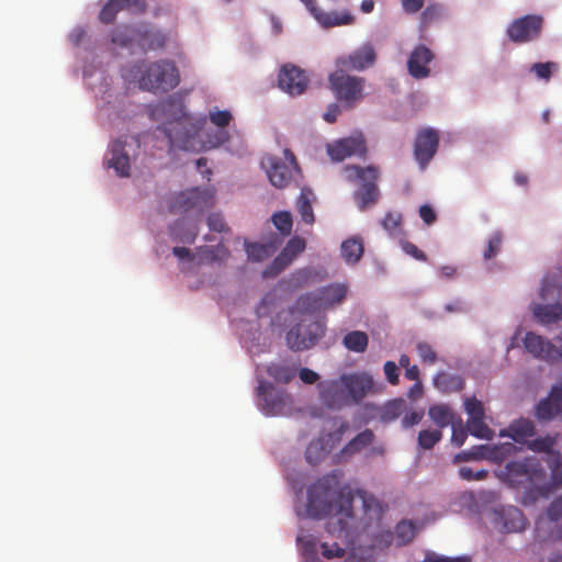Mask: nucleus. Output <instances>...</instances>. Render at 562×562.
Wrapping results in <instances>:
<instances>
[{
    "mask_svg": "<svg viewBox=\"0 0 562 562\" xmlns=\"http://www.w3.org/2000/svg\"><path fill=\"white\" fill-rule=\"evenodd\" d=\"M355 499L361 503L363 516L369 521L381 518L384 509L378 498L362 490L353 493L349 486L341 487L337 474H326L308 486L306 514L317 519L335 514L338 516L339 530L346 531L355 516Z\"/></svg>",
    "mask_w": 562,
    "mask_h": 562,
    "instance_id": "obj_1",
    "label": "nucleus"
},
{
    "mask_svg": "<svg viewBox=\"0 0 562 562\" xmlns=\"http://www.w3.org/2000/svg\"><path fill=\"white\" fill-rule=\"evenodd\" d=\"M342 172L348 182L359 186L352 196L360 211H367L379 202L381 195L378 187V180L380 178L379 167L347 165L342 168Z\"/></svg>",
    "mask_w": 562,
    "mask_h": 562,
    "instance_id": "obj_2",
    "label": "nucleus"
},
{
    "mask_svg": "<svg viewBox=\"0 0 562 562\" xmlns=\"http://www.w3.org/2000/svg\"><path fill=\"white\" fill-rule=\"evenodd\" d=\"M172 109H176L173 121L167 122L162 127H159L166 135L171 147L180 149H188L190 143V134L187 131L188 117L182 111V105L179 100L169 97L168 99L159 102L153 110V115L167 114Z\"/></svg>",
    "mask_w": 562,
    "mask_h": 562,
    "instance_id": "obj_3",
    "label": "nucleus"
},
{
    "mask_svg": "<svg viewBox=\"0 0 562 562\" xmlns=\"http://www.w3.org/2000/svg\"><path fill=\"white\" fill-rule=\"evenodd\" d=\"M348 286L342 283H331L315 292L301 295L296 301V308L302 314H312L333 308L344 302Z\"/></svg>",
    "mask_w": 562,
    "mask_h": 562,
    "instance_id": "obj_4",
    "label": "nucleus"
},
{
    "mask_svg": "<svg viewBox=\"0 0 562 562\" xmlns=\"http://www.w3.org/2000/svg\"><path fill=\"white\" fill-rule=\"evenodd\" d=\"M178 82V69L173 63L168 60L149 64L138 80L140 89L153 92H167L173 89Z\"/></svg>",
    "mask_w": 562,
    "mask_h": 562,
    "instance_id": "obj_5",
    "label": "nucleus"
},
{
    "mask_svg": "<svg viewBox=\"0 0 562 562\" xmlns=\"http://www.w3.org/2000/svg\"><path fill=\"white\" fill-rule=\"evenodd\" d=\"M339 67L329 75V88L336 99L344 103L346 108H352L363 99V89L366 80L361 77L350 76Z\"/></svg>",
    "mask_w": 562,
    "mask_h": 562,
    "instance_id": "obj_6",
    "label": "nucleus"
},
{
    "mask_svg": "<svg viewBox=\"0 0 562 562\" xmlns=\"http://www.w3.org/2000/svg\"><path fill=\"white\" fill-rule=\"evenodd\" d=\"M324 321L302 319L285 336L288 347L293 351L307 350L325 335Z\"/></svg>",
    "mask_w": 562,
    "mask_h": 562,
    "instance_id": "obj_7",
    "label": "nucleus"
},
{
    "mask_svg": "<svg viewBox=\"0 0 562 562\" xmlns=\"http://www.w3.org/2000/svg\"><path fill=\"white\" fill-rule=\"evenodd\" d=\"M258 405L267 416L284 415L291 409L292 396L270 382L260 380L257 387Z\"/></svg>",
    "mask_w": 562,
    "mask_h": 562,
    "instance_id": "obj_8",
    "label": "nucleus"
},
{
    "mask_svg": "<svg viewBox=\"0 0 562 562\" xmlns=\"http://www.w3.org/2000/svg\"><path fill=\"white\" fill-rule=\"evenodd\" d=\"M261 165L266 169L269 181L276 188H285L292 180L294 171L299 170L295 156L290 149L284 150V160L276 157H266Z\"/></svg>",
    "mask_w": 562,
    "mask_h": 562,
    "instance_id": "obj_9",
    "label": "nucleus"
},
{
    "mask_svg": "<svg viewBox=\"0 0 562 562\" xmlns=\"http://www.w3.org/2000/svg\"><path fill=\"white\" fill-rule=\"evenodd\" d=\"M544 19L539 14H527L515 19L507 27L508 38L517 44L529 43L540 37Z\"/></svg>",
    "mask_w": 562,
    "mask_h": 562,
    "instance_id": "obj_10",
    "label": "nucleus"
},
{
    "mask_svg": "<svg viewBox=\"0 0 562 562\" xmlns=\"http://www.w3.org/2000/svg\"><path fill=\"white\" fill-rule=\"evenodd\" d=\"M505 475L512 485L532 484L544 476V470L533 458L510 461L505 467Z\"/></svg>",
    "mask_w": 562,
    "mask_h": 562,
    "instance_id": "obj_11",
    "label": "nucleus"
},
{
    "mask_svg": "<svg viewBox=\"0 0 562 562\" xmlns=\"http://www.w3.org/2000/svg\"><path fill=\"white\" fill-rule=\"evenodd\" d=\"M348 429L349 424L342 422L336 431L325 434L316 440L311 441L305 450L306 461L312 465L321 463L331 449L341 440Z\"/></svg>",
    "mask_w": 562,
    "mask_h": 562,
    "instance_id": "obj_12",
    "label": "nucleus"
},
{
    "mask_svg": "<svg viewBox=\"0 0 562 562\" xmlns=\"http://www.w3.org/2000/svg\"><path fill=\"white\" fill-rule=\"evenodd\" d=\"M522 344L525 349L536 359L548 363L562 361V350L544 337L537 335L533 331H528L525 335Z\"/></svg>",
    "mask_w": 562,
    "mask_h": 562,
    "instance_id": "obj_13",
    "label": "nucleus"
},
{
    "mask_svg": "<svg viewBox=\"0 0 562 562\" xmlns=\"http://www.w3.org/2000/svg\"><path fill=\"white\" fill-rule=\"evenodd\" d=\"M439 134L435 128H420L415 137L414 157L422 169H425L437 153Z\"/></svg>",
    "mask_w": 562,
    "mask_h": 562,
    "instance_id": "obj_14",
    "label": "nucleus"
},
{
    "mask_svg": "<svg viewBox=\"0 0 562 562\" xmlns=\"http://www.w3.org/2000/svg\"><path fill=\"white\" fill-rule=\"evenodd\" d=\"M366 142L361 134L341 138L327 145V154L334 161H342L351 156H364Z\"/></svg>",
    "mask_w": 562,
    "mask_h": 562,
    "instance_id": "obj_15",
    "label": "nucleus"
},
{
    "mask_svg": "<svg viewBox=\"0 0 562 562\" xmlns=\"http://www.w3.org/2000/svg\"><path fill=\"white\" fill-rule=\"evenodd\" d=\"M308 79L305 71L301 68L285 64L280 68L278 75V85L281 90L290 95H300L307 88Z\"/></svg>",
    "mask_w": 562,
    "mask_h": 562,
    "instance_id": "obj_16",
    "label": "nucleus"
},
{
    "mask_svg": "<svg viewBox=\"0 0 562 562\" xmlns=\"http://www.w3.org/2000/svg\"><path fill=\"white\" fill-rule=\"evenodd\" d=\"M319 395L324 405L331 409L352 405L341 375L337 380L321 383Z\"/></svg>",
    "mask_w": 562,
    "mask_h": 562,
    "instance_id": "obj_17",
    "label": "nucleus"
},
{
    "mask_svg": "<svg viewBox=\"0 0 562 562\" xmlns=\"http://www.w3.org/2000/svg\"><path fill=\"white\" fill-rule=\"evenodd\" d=\"M352 405L359 404L373 389V378L368 372L341 374Z\"/></svg>",
    "mask_w": 562,
    "mask_h": 562,
    "instance_id": "obj_18",
    "label": "nucleus"
},
{
    "mask_svg": "<svg viewBox=\"0 0 562 562\" xmlns=\"http://www.w3.org/2000/svg\"><path fill=\"white\" fill-rule=\"evenodd\" d=\"M435 55L430 48L424 44L417 45L408 56L407 71L417 80L425 79L430 76V63Z\"/></svg>",
    "mask_w": 562,
    "mask_h": 562,
    "instance_id": "obj_19",
    "label": "nucleus"
},
{
    "mask_svg": "<svg viewBox=\"0 0 562 562\" xmlns=\"http://www.w3.org/2000/svg\"><path fill=\"white\" fill-rule=\"evenodd\" d=\"M562 414V383L554 385L547 398L541 400L536 407V417L549 422Z\"/></svg>",
    "mask_w": 562,
    "mask_h": 562,
    "instance_id": "obj_20",
    "label": "nucleus"
},
{
    "mask_svg": "<svg viewBox=\"0 0 562 562\" xmlns=\"http://www.w3.org/2000/svg\"><path fill=\"white\" fill-rule=\"evenodd\" d=\"M311 14L324 27H333L339 25H348L353 22V16L348 11L342 12H323L315 3V0H301Z\"/></svg>",
    "mask_w": 562,
    "mask_h": 562,
    "instance_id": "obj_21",
    "label": "nucleus"
},
{
    "mask_svg": "<svg viewBox=\"0 0 562 562\" xmlns=\"http://www.w3.org/2000/svg\"><path fill=\"white\" fill-rule=\"evenodd\" d=\"M376 54L371 44H364L348 57L337 60L338 67H347L355 70H363L375 63Z\"/></svg>",
    "mask_w": 562,
    "mask_h": 562,
    "instance_id": "obj_22",
    "label": "nucleus"
},
{
    "mask_svg": "<svg viewBox=\"0 0 562 562\" xmlns=\"http://www.w3.org/2000/svg\"><path fill=\"white\" fill-rule=\"evenodd\" d=\"M137 36L136 43L145 50H155L164 48L167 42V36L158 29L148 25H139L134 31Z\"/></svg>",
    "mask_w": 562,
    "mask_h": 562,
    "instance_id": "obj_23",
    "label": "nucleus"
},
{
    "mask_svg": "<svg viewBox=\"0 0 562 562\" xmlns=\"http://www.w3.org/2000/svg\"><path fill=\"white\" fill-rule=\"evenodd\" d=\"M305 249V240L301 237H292L283 248V250L274 258L271 269L274 271L272 274L281 272L288 267L293 259Z\"/></svg>",
    "mask_w": 562,
    "mask_h": 562,
    "instance_id": "obj_24",
    "label": "nucleus"
},
{
    "mask_svg": "<svg viewBox=\"0 0 562 562\" xmlns=\"http://www.w3.org/2000/svg\"><path fill=\"white\" fill-rule=\"evenodd\" d=\"M125 143L121 139H115L110 147L111 157L108 158L106 165L113 168L120 177H127L130 175V157L124 150Z\"/></svg>",
    "mask_w": 562,
    "mask_h": 562,
    "instance_id": "obj_25",
    "label": "nucleus"
},
{
    "mask_svg": "<svg viewBox=\"0 0 562 562\" xmlns=\"http://www.w3.org/2000/svg\"><path fill=\"white\" fill-rule=\"evenodd\" d=\"M499 518L506 532H519L527 526L524 513L515 506L503 507L499 510Z\"/></svg>",
    "mask_w": 562,
    "mask_h": 562,
    "instance_id": "obj_26",
    "label": "nucleus"
},
{
    "mask_svg": "<svg viewBox=\"0 0 562 562\" xmlns=\"http://www.w3.org/2000/svg\"><path fill=\"white\" fill-rule=\"evenodd\" d=\"M535 434V424L528 418L514 420L506 430L501 431L502 437H509L518 443L526 442L527 438L532 437Z\"/></svg>",
    "mask_w": 562,
    "mask_h": 562,
    "instance_id": "obj_27",
    "label": "nucleus"
},
{
    "mask_svg": "<svg viewBox=\"0 0 562 562\" xmlns=\"http://www.w3.org/2000/svg\"><path fill=\"white\" fill-rule=\"evenodd\" d=\"M532 313L539 323L553 324L562 321V304H535Z\"/></svg>",
    "mask_w": 562,
    "mask_h": 562,
    "instance_id": "obj_28",
    "label": "nucleus"
},
{
    "mask_svg": "<svg viewBox=\"0 0 562 562\" xmlns=\"http://www.w3.org/2000/svg\"><path fill=\"white\" fill-rule=\"evenodd\" d=\"M340 251L341 257L347 263H357L363 256L364 251L362 238L359 236H353L351 238L346 239L341 244Z\"/></svg>",
    "mask_w": 562,
    "mask_h": 562,
    "instance_id": "obj_29",
    "label": "nucleus"
},
{
    "mask_svg": "<svg viewBox=\"0 0 562 562\" xmlns=\"http://www.w3.org/2000/svg\"><path fill=\"white\" fill-rule=\"evenodd\" d=\"M374 434L371 429H364L352 438L340 451L341 456H353L364 448L369 447L374 441Z\"/></svg>",
    "mask_w": 562,
    "mask_h": 562,
    "instance_id": "obj_30",
    "label": "nucleus"
},
{
    "mask_svg": "<svg viewBox=\"0 0 562 562\" xmlns=\"http://www.w3.org/2000/svg\"><path fill=\"white\" fill-rule=\"evenodd\" d=\"M314 194L310 189H302L296 201V207L304 223L311 225L315 222L312 201Z\"/></svg>",
    "mask_w": 562,
    "mask_h": 562,
    "instance_id": "obj_31",
    "label": "nucleus"
},
{
    "mask_svg": "<svg viewBox=\"0 0 562 562\" xmlns=\"http://www.w3.org/2000/svg\"><path fill=\"white\" fill-rule=\"evenodd\" d=\"M369 344L368 335L362 330H352L342 338V345L352 352L362 353L367 350Z\"/></svg>",
    "mask_w": 562,
    "mask_h": 562,
    "instance_id": "obj_32",
    "label": "nucleus"
},
{
    "mask_svg": "<svg viewBox=\"0 0 562 562\" xmlns=\"http://www.w3.org/2000/svg\"><path fill=\"white\" fill-rule=\"evenodd\" d=\"M428 415L440 430L456 422L453 412L447 405H435L430 407Z\"/></svg>",
    "mask_w": 562,
    "mask_h": 562,
    "instance_id": "obj_33",
    "label": "nucleus"
},
{
    "mask_svg": "<svg viewBox=\"0 0 562 562\" xmlns=\"http://www.w3.org/2000/svg\"><path fill=\"white\" fill-rule=\"evenodd\" d=\"M247 256L252 261H263L269 258L276 250L271 244L245 243Z\"/></svg>",
    "mask_w": 562,
    "mask_h": 562,
    "instance_id": "obj_34",
    "label": "nucleus"
},
{
    "mask_svg": "<svg viewBox=\"0 0 562 562\" xmlns=\"http://www.w3.org/2000/svg\"><path fill=\"white\" fill-rule=\"evenodd\" d=\"M137 26L121 25L112 31L111 41L112 43L128 47L133 43H136L137 36L134 35V31Z\"/></svg>",
    "mask_w": 562,
    "mask_h": 562,
    "instance_id": "obj_35",
    "label": "nucleus"
},
{
    "mask_svg": "<svg viewBox=\"0 0 562 562\" xmlns=\"http://www.w3.org/2000/svg\"><path fill=\"white\" fill-rule=\"evenodd\" d=\"M186 225L187 222L184 220L177 221L170 228V235L177 241L193 244L198 236V227L194 225L190 229L182 233L181 231L184 228Z\"/></svg>",
    "mask_w": 562,
    "mask_h": 562,
    "instance_id": "obj_36",
    "label": "nucleus"
},
{
    "mask_svg": "<svg viewBox=\"0 0 562 562\" xmlns=\"http://www.w3.org/2000/svg\"><path fill=\"white\" fill-rule=\"evenodd\" d=\"M267 374L278 383L286 384L295 375V369L280 363H271L267 367Z\"/></svg>",
    "mask_w": 562,
    "mask_h": 562,
    "instance_id": "obj_37",
    "label": "nucleus"
},
{
    "mask_svg": "<svg viewBox=\"0 0 562 562\" xmlns=\"http://www.w3.org/2000/svg\"><path fill=\"white\" fill-rule=\"evenodd\" d=\"M467 428L472 436L479 439L491 440L494 437V431L484 422V417L469 418Z\"/></svg>",
    "mask_w": 562,
    "mask_h": 562,
    "instance_id": "obj_38",
    "label": "nucleus"
},
{
    "mask_svg": "<svg viewBox=\"0 0 562 562\" xmlns=\"http://www.w3.org/2000/svg\"><path fill=\"white\" fill-rule=\"evenodd\" d=\"M198 255L199 262L209 263L228 257V250L222 245L216 247L202 246L198 248Z\"/></svg>",
    "mask_w": 562,
    "mask_h": 562,
    "instance_id": "obj_39",
    "label": "nucleus"
},
{
    "mask_svg": "<svg viewBox=\"0 0 562 562\" xmlns=\"http://www.w3.org/2000/svg\"><path fill=\"white\" fill-rule=\"evenodd\" d=\"M402 223V214L397 212H387L381 221L382 227L392 237H398L403 234Z\"/></svg>",
    "mask_w": 562,
    "mask_h": 562,
    "instance_id": "obj_40",
    "label": "nucleus"
},
{
    "mask_svg": "<svg viewBox=\"0 0 562 562\" xmlns=\"http://www.w3.org/2000/svg\"><path fill=\"white\" fill-rule=\"evenodd\" d=\"M201 191L199 189H192L186 193H181L176 201L175 207L180 211L187 212L191 209L200 206Z\"/></svg>",
    "mask_w": 562,
    "mask_h": 562,
    "instance_id": "obj_41",
    "label": "nucleus"
},
{
    "mask_svg": "<svg viewBox=\"0 0 562 562\" xmlns=\"http://www.w3.org/2000/svg\"><path fill=\"white\" fill-rule=\"evenodd\" d=\"M416 535V529L411 521H400L395 527L394 538L398 547L409 543Z\"/></svg>",
    "mask_w": 562,
    "mask_h": 562,
    "instance_id": "obj_42",
    "label": "nucleus"
},
{
    "mask_svg": "<svg viewBox=\"0 0 562 562\" xmlns=\"http://www.w3.org/2000/svg\"><path fill=\"white\" fill-rule=\"evenodd\" d=\"M442 438V431L440 429H434V430H422L418 434V446L422 449L429 450L435 447L436 443H438Z\"/></svg>",
    "mask_w": 562,
    "mask_h": 562,
    "instance_id": "obj_43",
    "label": "nucleus"
},
{
    "mask_svg": "<svg viewBox=\"0 0 562 562\" xmlns=\"http://www.w3.org/2000/svg\"><path fill=\"white\" fill-rule=\"evenodd\" d=\"M555 442L557 438L548 435L529 441L528 448L535 452L552 453Z\"/></svg>",
    "mask_w": 562,
    "mask_h": 562,
    "instance_id": "obj_44",
    "label": "nucleus"
},
{
    "mask_svg": "<svg viewBox=\"0 0 562 562\" xmlns=\"http://www.w3.org/2000/svg\"><path fill=\"white\" fill-rule=\"evenodd\" d=\"M122 10L119 0H109L100 11L99 19L104 24L114 22L116 14Z\"/></svg>",
    "mask_w": 562,
    "mask_h": 562,
    "instance_id": "obj_45",
    "label": "nucleus"
},
{
    "mask_svg": "<svg viewBox=\"0 0 562 562\" xmlns=\"http://www.w3.org/2000/svg\"><path fill=\"white\" fill-rule=\"evenodd\" d=\"M274 226L281 232L283 236H288L292 232V215L290 212H278L272 216Z\"/></svg>",
    "mask_w": 562,
    "mask_h": 562,
    "instance_id": "obj_46",
    "label": "nucleus"
},
{
    "mask_svg": "<svg viewBox=\"0 0 562 562\" xmlns=\"http://www.w3.org/2000/svg\"><path fill=\"white\" fill-rule=\"evenodd\" d=\"M416 350L423 363L431 366L437 362V352L430 344L426 341H419L416 345Z\"/></svg>",
    "mask_w": 562,
    "mask_h": 562,
    "instance_id": "obj_47",
    "label": "nucleus"
},
{
    "mask_svg": "<svg viewBox=\"0 0 562 562\" xmlns=\"http://www.w3.org/2000/svg\"><path fill=\"white\" fill-rule=\"evenodd\" d=\"M487 449L486 446L473 447L471 450L462 451L454 456L453 463L468 462L472 460H480L484 458L483 450Z\"/></svg>",
    "mask_w": 562,
    "mask_h": 562,
    "instance_id": "obj_48",
    "label": "nucleus"
},
{
    "mask_svg": "<svg viewBox=\"0 0 562 562\" xmlns=\"http://www.w3.org/2000/svg\"><path fill=\"white\" fill-rule=\"evenodd\" d=\"M468 428L463 426L462 419L459 417L453 424H452V436H451V442L456 447H461L467 437H468Z\"/></svg>",
    "mask_w": 562,
    "mask_h": 562,
    "instance_id": "obj_49",
    "label": "nucleus"
},
{
    "mask_svg": "<svg viewBox=\"0 0 562 562\" xmlns=\"http://www.w3.org/2000/svg\"><path fill=\"white\" fill-rule=\"evenodd\" d=\"M464 409L469 415V418L485 417L482 402L476 400L474 396L465 398Z\"/></svg>",
    "mask_w": 562,
    "mask_h": 562,
    "instance_id": "obj_50",
    "label": "nucleus"
},
{
    "mask_svg": "<svg viewBox=\"0 0 562 562\" xmlns=\"http://www.w3.org/2000/svg\"><path fill=\"white\" fill-rule=\"evenodd\" d=\"M233 120V115L227 110H213L210 111V121L217 127H226Z\"/></svg>",
    "mask_w": 562,
    "mask_h": 562,
    "instance_id": "obj_51",
    "label": "nucleus"
},
{
    "mask_svg": "<svg viewBox=\"0 0 562 562\" xmlns=\"http://www.w3.org/2000/svg\"><path fill=\"white\" fill-rule=\"evenodd\" d=\"M321 547L322 554L326 559L342 558L346 553V550L341 548L337 542H334L331 544L323 542Z\"/></svg>",
    "mask_w": 562,
    "mask_h": 562,
    "instance_id": "obj_52",
    "label": "nucleus"
},
{
    "mask_svg": "<svg viewBox=\"0 0 562 562\" xmlns=\"http://www.w3.org/2000/svg\"><path fill=\"white\" fill-rule=\"evenodd\" d=\"M487 471L484 469L473 471L469 467H462L459 469V475L465 481H482L487 476Z\"/></svg>",
    "mask_w": 562,
    "mask_h": 562,
    "instance_id": "obj_53",
    "label": "nucleus"
},
{
    "mask_svg": "<svg viewBox=\"0 0 562 562\" xmlns=\"http://www.w3.org/2000/svg\"><path fill=\"white\" fill-rule=\"evenodd\" d=\"M442 14V8L438 4H429L422 13V21L424 25L438 20Z\"/></svg>",
    "mask_w": 562,
    "mask_h": 562,
    "instance_id": "obj_54",
    "label": "nucleus"
},
{
    "mask_svg": "<svg viewBox=\"0 0 562 562\" xmlns=\"http://www.w3.org/2000/svg\"><path fill=\"white\" fill-rule=\"evenodd\" d=\"M501 245H502V237L498 233L491 236L487 241V247L483 254L484 259L488 260V259L495 257L501 249Z\"/></svg>",
    "mask_w": 562,
    "mask_h": 562,
    "instance_id": "obj_55",
    "label": "nucleus"
},
{
    "mask_svg": "<svg viewBox=\"0 0 562 562\" xmlns=\"http://www.w3.org/2000/svg\"><path fill=\"white\" fill-rule=\"evenodd\" d=\"M554 67L555 64L550 61L536 63L532 65L531 70L537 75L538 78L549 80Z\"/></svg>",
    "mask_w": 562,
    "mask_h": 562,
    "instance_id": "obj_56",
    "label": "nucleus"
},
{
    "mask_svg": "<svg viewBox=\"0 0 562 562\" xmlns=\"http://www.w3.org/2000/svg\"><path fill=\"white\" fill-rule=\"evenodd\" d=\"M207 226L211 231H214L217 233H223L228 229L227 224L225 223L224 218L222 217V215H220L217 213H213V214L209 215Z\"/></svg>",
    "mask_w": 562,
    "mask_h": 562,
    "instance_id": "obj_57",
    "label": "nucleus"
},
{
    "mask_svg": "<svg viewBox=\"0 0 562 562\" xmlns=\"http://www.w3.org/2000/svg\"><path fill=\"white\" fill-rule=\"evenodd\" d=\"M401 246H402V249H403V251L405 254H407L408 256H412L416 260H419V261H426L427 260V256L425 255V252L422 251L413 243L405 240V241L401 243Z\"/></svg>",
    "mask_w": 562,
    "mask_h": 562,
    "instance_id": "obj_58",
    "label": "nucleus"
},
{
    "mask_svg": "<svg viewBox=\"0 0 562 562\" xmlns=\"http://www.w3.org/2000/svg\"><path fill=\"white\" fill-rule=\"evenodd\" d=\"M122 10L127 9L135 13H144L147 9L145 0H119Z\"/></svg>",
    "mask_w": 562,
    "mask_h": 562,
    "instance_id": "obj_59",
    "label": "nucleus"
},
{
    "mask_svg": "<svg viewBox=\"0 0 562 562\" xmlns=\"http://www.w3.org/2000/svg\"><path fill=\"white\" fill-rule=\"evenodd\" d=\"M384 374L386 376V380L392 384L396 385L398 384V368L393 361H386L383 367Z\"/></svg>",
    "mask_w": 562,
    "mask_h": 562,
    "instance_id": "obj_60",
    "label": "nucleus"
},
{
    "mask_svg": "<svg viewBox=\"0 0 562 562\" xmlns=\"http://www.w3.org/2000/svg\"><path fill=\"white\" fill-rule=\"evenodd\" d=\"M423 562H469L467 557L448 558L435 552H427Z\"/></svg>",
    "mask_w": 562,
    "mask_h": 562,
    "instance_id": "obj_61",
    "label": "nucleus"
},
{
    "mask_svg": "<svg viewBox=\"0 0 562 562\" xmlns=\"http://www.w3.org/2000/svg\"><path fill=\"white\" fill-rule=\"evenodd\" d=\"M548 517L557 521L562 518V496L553 501L547 510Z\"/></svg>",
    "mask_w": 562,
    "mask_h": 562,
    "instance_id": "obj_62",
    "label": "nucleus"
},
{
    "mask_svg": "<svg viewBox=\"0 0 562 562\" xmlns=\"http://www.w3.org/2000/svg\"><path fill=\"white\" fill-rule=\"evenodd\" d=\"M419 216L427 225L434 224L437 218L435 211L428 204H424L419 207Z\"/></svg>",
    "mask_w": 562,
    "mask_h": 562,
    "instance_id": "obj_63",
    "label": "nucleus"
},
{
    "mask_svg": "<svg viewBox=\"0 0 562 562\" xmlns=\"http://www.w3.org/2000/svg\"><path fill=\"white\" fill-rule=\"evenodd\" d=\"M340 113V108L338 104L336 103H330L328 106H327V110L325 111V113L323 114V117L324 120L327 122V123H335L337 121V117Z\"/></svg>",
    "mask_w": 562,
    "mask_h": 562,
    "instance_id": "obj_64",
    "label": "nucleus"
}]
</instances>
